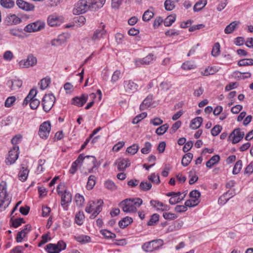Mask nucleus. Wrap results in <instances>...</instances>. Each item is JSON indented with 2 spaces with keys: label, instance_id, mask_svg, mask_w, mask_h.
<instances>
[{
  "label": "nucleus",
  "instance_id": "obj_60",
  "mask_svg": "<svg viewBox=\"0 0 253 253\" xmlns=\"http://www.w3.org/2000/svg\"><path fill=\"white\" fill-rule=\"evenodd\" d=\"M221 126L216 125L211 129V133L214 136H217L221 132Z\"/></svg>",
  "mask_w": 253,
  "mask_h": 253
},
{
  "label": "nucleus",
  "instance_id": "obj_54",
  "mask_svg": "<svg viewBox=\"0 0 253 253\" xmlns=\"http://www.w3.org/2000/svg\"><path fill=\"white\" fill-rule=\"evenodd\" d=\"M105 187L111 190H115L117 189V186L114 182L111 180H108L105 182Z\"/></svg>",
  "mask_w": 253,
  "mask_h": 253
},
{
  "label": "nucleus",
  "instance_id": "obj_64",
  "mask_svg": "<svg viewBox=\"0 0 253 253\" xmlns=\"http://www.w3.org/2000/svg\"><path fill=\"white\" fill-rule=\"evenodd\" d=\"M3 59L6 61H10L13 58V54L9 50L6 51L3 54Z\"/></svg>",
  "mask_w": 253,
  "mask_h": 253
},
{
  "label": "nucleus",
  "instance_id": "obj_59",
  "mask_svg": "<svg viewBox=\"0 0 253 253\" xmlns=\"http://www.w3.org/2000/svg\"><path fill=\"white\" fill-rule=\"evenodd\" d=\"M165 7L167 10L170 11L174 8V5L171 0H166L164 3Z\"/></svg>",
  "mask_w": 253,
  "mask_h": 253
},
{
  "label": "nucleus",
  "instance_id": "obj_30",
  "mask_svg": "<svg viewBox=\"0 0 253 253\" xmlns=\"http://www.w3.org/2000/svg\"><path fill=\"white\" fill-rule=\"evenodd\" d=\"M218 71V69L216 67H208L202 73L204 76H208L211 75H213Z\"/></svg>",
  "mask_w": 253,
  "mask_h": 253
},
{
  "label": "nucleus",
  "instance_id": "obj_52",
  "mask_svg": "<svg viewBox=\"0 0 253 253\" xmlns=\"http://www.w3.org/2000/svg\"><path fill=\"white\" fill-rule=\"evenodd\" d=\"M154 16V13L149 10L146 11L142 16V19L144 21H149Z\"/></svg>",
  "mask_w": 253,
  "mask_h": 253
},
{
  "label": "nucleus",
  "instance_id": "obj_49",
  "mask_svg": "<svg viewBox=\"0 0 253 253\" xmlns=\"http://www.w3.org/2000/svg\"><path fill=\"white\" fill-rule=\"evenodd\" d=\"M228 194H229V191H227L219 198L218 203L220 204H225L230 199V197H227Z\"/></svg>",
  "mask_w": 253,
  "mask_h": 253
},
{
  "label": "nucleus",
  "instance_id": "obj_4",
  "mask_svg": "<svg viewBox=\"0 0 253 253\" xmlns=\"http://www.w3.org/2000/svg\"><path fill=\"white\" fill-rule=\"evenodd\" d=\"M11 198L7 193L6 184L2 182L0 184V209H5L11 202Z\"/></svg>",
  "mask_w": 253,
  "mask_h": 253
},
{
  "label": "nucleus",
  "instance_id": "obj_62",
  "mask_svg": "<svg viewBox=\"0 0 253 253\" xmlns=\"http://www.w3.org/2000/svg\"><path fill=\"white\" fill-rule=\"evenodd\" d=\"M164 20L161 17H157L153 23V27L155 29L158 28L163 22Z\"/></svg>",
  "mask_w": 253,
  "mask_h": 253
},
{
  "label": "nucleus",
  "instance_id": "obj_26",
  "mask_svg": "<svg viewBox=\"0 0 253 253\" xmlns=\"http://www.w3.org/2000/svg\"><path fill=\"white\" fill-rule=\"evenodd\" d=\"M193 155L191 153H188L184 155L181 161V164L184 167L187 166L192 160Z\"/></svg>",
  "mask_w": 253,
  "mask_h": 253
},
{
  "label": "nucleus",
  "instance_id": "obj_20",
  "mask_svg": "<svg viewBox=\"0 0 253 253\" xmlns=\"http://www.w3.org/2000/svg\"><path fill=\"white\" fill-rule=\"evenodd\" d=\"M77 160L82 164L84 161L88 160V162H90L91 164L93 165L92 168L95 167L96 160L95 157L92 156H86L85 157L83 156V154H80L78 158H77Z\"/></svg>",
  "mask_w": 253,
  "mask_h": 253
},
{
  "label": "nucleus",
  "instance_id": "obj_21",
  "mask_svg": "<svg viewBox=\"0 0 253 253\" xmlns=\"http://www.w3.org/2000/svg\"><path fill=\"white\" fill-rule=\"evenodd\" d=\"M157 241H152L149 242H147L144 244L142 247V249L147 252H152L155 250H156L158 246L156 245Z\"/></svg>",
  "mask_w": 253,
  "mask_h": 253
},
{
  "label": "nucleus",
  "instance_id": "obj_43",
  "mask_svg": "<svg viewBox=\"0 0 253 253\" xmlns=\"http://www.w3.org/2000/svg\"><path fill=\"white\" fill-rule=\"evenodd\" d=\"M242 162L241 160H238L234 165L232 173L233 174H237L241 171L242 168Z\"/></svg>",
  "mask_w": 253,
  "mask_h": 253
},
{
  "label": "nucleus",
  "instance_id": "obj_31",
  "mask_svg": "<svg viewBox=\"0 0 253 253\" xmlns=\"http://www.w3.org/2000/svg\"><path fill=\"white\" fill-rule=\"evenodd\" d=\"M240 24L239 21H235L231 22L230 24L226 26L224 32H233L237 30V27Z\"/></svg>",
  "mask_w": 253,
  "mask_h": 253
},
{
  "label": "nucleus",
  "instance_id": "obj_14",
  "mask_svg": "<svg viewBox=\"0 0 253 253\" xmlns=\"http://www.w3.org/2000/svg\"><path fill=\"white\" fill-rule=\"evenodd\" d=\"M124 87L126 92L132 93L137 90L138 85L131 80H127L124 81Z\"/></svg>",
  "mask_w": 253,
  "mask_h": 253
},
{
  "label": "nucleus",
  "instance_id": "obj_37",
  "mask_svg": "<svg viewBox=\"0 0 253 253\" xmlns=\"http://www.w3.org/2000/svg\"><path fill=\"white\" fill-rule=\"evenodd\" d=\"M14 216H12L10 219V222L12 223V225L14 228H17L21 225L22 223H25L23 218H16L13 219Z\"/></svg>",
  "mask_w": 253,
  "mask_h": 253
},
{
  "label": "nucleus",
  "instance_id": "obj_55",
  "mask_svg": "<svg viewBox=\"0 0 253 253\" xmlns=\"http://www.w3.org/2000/svg\"><path fill=\"white\" fill-rule=\"evenodd\" d=\"M151 147L152 145L149 142H145L144 147L141 150V153L144 154H148L151 151Z\"/></svg>",
  "mask_w": 253,
  "mask_h": 253
},
{
  "label": "nucleus",
  "instance_id": "obj_28",
  "mask_svg": "<svg viewBox=\"0 0 253 253\" xmlns=\"http://www.w3.org/2000/svg\"><path fill=\"white\" fill-rule=\"evenodd\" d=\"M132 218L126 216L119 221V225L122 228H125L132 222Z\"/></svg>",
  "mask_w": 253,
  "mask_h": 253
},
{
  "label": "nucleus",
  "instance_id": "obj_17",
  "mask_svg": "<svg viewBox=\"0 0 253 253\" xmlns=\"http://www.w3.org/2000/svg\"><path fill=\"white\" fill-rule=\"evenodd\" d=\"M16 4L19 8L27 11H33L35 9V6L33 4L27 2L23 0H17Z\"/></svg>",
  "mask_w": 253,
  "mask_h": 253
},
{
  "label": "nucleus",
  "instance_id": "obj_2",
  "mask_svg": "<svg viewBox=\"0 0 253 253\" xmlns=\"http://www.w3.org/2000/svg\"><path fill=\"white\" fill-rule=\"evenodd\" d=\"M96 2V0H80L75 5L73 13L80 15L86 12Z\"/></svg>",
  "mask_w": 253,
  "mask_h": 253
},
{
  "label": "nucleus",
  "instance_id": "obj_33",
  "mask_svg": "<svg viewBox=\"0 0 253 253\" xmlns=\"http://www.w3.org/2000/svg\"><path fill=\"white\" fill-rule=\"evenodd\" d=\"M176 16L174 14H171L167 17L164 20V24L165 26L169 27L175 21Z\"/></svg>",
  "mask_w": 253,
  "mask_h": 253
},
{
  "label": "nucleus",
  "instance_id": "obj_15",
  "mask_svg": "<svg viewBox=\"0 0 253 253\" xmlns=\"http://www.w3.org/2000/svg\"><path fill=\"white\" fill-rule=\"evenodd\" d=\"M70 37L68 33H62L60 34L57 38L51 41V44L53 46H58L64 43L67 39Z\"/></svg>",
  "mask_w": 253,
  "mask_h": 253
},
{
  "label": "nucleus",
  "instance_id": "obj_46",
  "mask_svg": "<svg viewBox=\"0 0 253 253\" xmlns=\"http://www.w3.org/2000/svg\"><path fill=\"white\" fill-rule=\"evenodd\" d=\"M148 178L149 180L151 181L152 183L156 184H159L160 183L159 175L155 174V173H153L150 175L148 177Z\"/></svg>",
  "mask_w": 253,
  "mask_h": 253
},
{
  "label": "nucleus",
  "instance_id": "obj_50",
  "mask_svg": "<svg viewBox=\"0 0 253 253\" xmlns=\"http://www.w3.org/2000/svg\"><path fill=\"white\" fill-rule=\"evenodd\" d=\"M159 219V215L157 213H154L151 217L149 221L147 223L149 226H152L156 223Z\"/></svg>",
  "mask_w": 253,
  "mask_h": 253
},
{
  "label": "nucleus",
  "instance_id": "obj_32",
  "mask_svg": "<svg viewBox=\"0 0 253 253\" xmlns=\"http://www.w3.org/2000/svg\"><path fill=\"white\" fill-rule=\"evenodd\" d=\"M238 65L240 67L247 66L253 65V59L250 58H245L241 59L238 62Z\"/></svg>",
  "mask_w": 253,
  "mask_h": 253
},
{
  "label": "nucleus",
  "instance_id": "obj_3",
  "mask_svg": "<svg viewBox=\"0 0 253 253\" xmlns=\"http://www.w3.org/2000/svg\"><path fill=\"white\" fill-rule=\"evenodd\" d=\"M103 204V201L102 200L96 202L90 201L87 204L85 211L88 213L92 212L90 218L94 219L101 211Z\"/></svg>",
  "mask_w": 253,
  "mask_h": 253
},
{
  "label": "nucleus",
  "instance_id": "obj_19",
  "mask_svg": "<svg viewBox=\"0 0 253 253\" xmlns=\"http://www.w3.org/2000/svg\"><path fill=\"white\" fill-rule=\"evenodd\" d=\"M47 23L49 26L54 27L60 25L61 21L58 16L55 15H50L47 18Z\"/></svg>",
  "mask_w": 253,
  "mask_h": 253
},
{
  "label": "nucleus",
  "instance_id": "obj_57",
  "mask_svg": "<svg viewBox=\"0 0 253 253\" xmlns=\"http://www.w3.org/2000/svg\"><path fill=\"white\" fill-rule=\"evenodd\" d=\"M16 100V97L14 96L8 97L5 101L4 105L6 107H11Z\"/></svg>",
  "mask_w": 253,
  "mask_h": 253
},
{
  "label": "nucleus",
  "instance_id": "obj_18",
  "mask_svg": "<svg viewBox=\"0 0 253 253\" xmlns=\"http://www.w3.org/2000/svg\"><path fill=\"white\" fill-rule=\"evenodd\" d=\"M87 98L88 96L86 94L74 97L72 99V104L79 107L83 106L87 101Z\"/></svg>",
  "mask_w": 253,
  "mask_h": 253
},
{
  "label": "nucleus",
  "instance_id": "obj_6",
  "mask_svg": "<svg viewBox=\"0 0 253 253\" xmlns=\"http://www.w3.org/2000/svg\"><path fill=\"white\" fill-rule=\"evenodd\" d=\"M189 196L190 199L185 202V205L188 206V207L196 206L200 203L201 193L198 190H194L192 191L189 194Z\"/></svg>",
  "mask_w": 253,
  "mask_h": 253
},
{
  "label": "nucleus",
  "instance_id": "obj_42",
  "mask_svg": "<svg viewBox=\"0 0 253 253\" xmlns=\"http://www.w3.org/2000/svg\"><path fill=\"white\" fill-rule=\"evenodd\" d=\"M50 83V79L48 78H45L41 80L40 82L39 83V84L40 86V88L42 90H44L48 87Z\"/></svg>",
  "mask_w": 253,
  "mask_h": 253
},
{
  "label": "nucleus",
  "instance_id": "obj_36",
  "mask_svg": "<svg viewBox=\"0 0 253 253\" xmlns=\"http://www.w3.org/2000/svg\"><path fill=\"white\" fill-rule=\"evenodd\" d=\"M28 170L27 169L22 167L18 174L19 179L23 181L26 180L28 177Z\"/></svg>",
  "mask_w": 253,
  "mask_h": 253
},
{
  "label": "nucleus",
  "instance_id": "obj_22",
  "mask_svg": "<svg viewBox=\"0 0 253 253\" xmlns=\"http://www.w3.org/2000/svg\"><path fill=\"white\" fill-rule=\"evenodd\" d=\"M72 201V195L71 194L67 192V191H65L64 193L61 196V205L65 208L66 207L67 204L71 202Z\"/></svg>",
  "mask_w": 253,
  "mask_h": 253
},
{
  "label": "nucleus",
  "instance_id": "obj_10",
  "mask_svg": "<svg viewBox=\"0 0 253 253\" xmlns=\"http://www.w3.org/2000/svg\"><path fill=\"white\" fill-rule=\"evenodd\" d=\"M19 155V147L18 146H13L8 152V157L6 158L5 163L7 165H12L14 164L17 160Z\"/></svg>",
  "mask_w": 253,
  "mask_h": 253
},
{
  "label": "nucleus",
  "instance_id": "obj_53",
  "mask_svg": "<svg viewBox=\"0 0 253 253\" xmlns=\"http://www.w3.org/2000/svg\"><path fill=\"white\" fill-rule=\"evenodd\" d=\"M121 75V72L120 70H116L115 71L111 78V82L112 83H115L117 82L119 79L120 78Z\"/></svg>",
  "mask_w": 253,
  "mask_h": 253
},
{
  "label": "nucleus",
  "instance_id": "obj_12",
  "mask_svg": "<svg viewBox=\"0 0 253 253\" xmlns=\"http://www.w3.org/2000/svg\"><path fill=\"white\" fill-rule=\"evenodd\" d=\"M245 133L241 131L240 128L235 129L230 134L229 138L231 140L232 143L236 144L240 142L244 137Z\"/></svg>",
  "mask_w": 253,
  "mask_h": 253
},
{
  "label": "nucleus",
  "instance_id": "obj_44",
  "mask_svg": "<svg viewBox=\"0 0 253 253\" xmlns=\"http://www.w3.org/2000/svg\"><path fill=\"white\" fill-rule=\"evenodd\" d=\"M75 199L77 205L79 207H82L84 204V197L80 194H77L75 195Z\"/></svg>",
  "mask_w": 253,
  "mask_h": 253
},
{
  "label": "nucleus",
  "instance_id": "obj_63",
  "mask_svg": "<svg viewBox=\"0 0 253 253\" xmlns=\"http://www.w3.org/2000/svg\"><path fill=\"white\" fill-rule=\"evenodd\" d=\"M40 103V102L39 100L36 98H34L30 103V108L33 110L36 109L39 106Z\"/></svg>",
  "mask_w": 253,
  "mask_h": 253
},
{
  "label": "nucleus",
  "instance_id": "obj_29",
  "mask_svg": "<svg viewBox=\"0 0 253 253\" xmlns=\"http://www.w3.org/2000/svg\"><path fill=\"white\" fill-rule=\"evenodd\" d=\"M220 160V157L216 155L212 156L207 163L206 166L209 168H211L215 164H217Z\"/></svg>",
  "mask_w": 253,
  "mask_h": 253
},
{
  "label": "nucleus",
  "instance_id": "obj_7",
  "mask_svg": "<svg viewBox=\"0 0 253 253\" xmlns=\"http://www.w3.org/2000/svg\"><path fill=\"white\" fill-rule=\"evenodd\" d=\"M66 243L63 241H59L57 244H48L45 248L48 253H59L62 250L65 249Z\"/></svg>",
  "mask_w": 253,
  "mask_h": 253
},
{
  "label": "nucleus",
  "instance_id": "obj_48",
  "mask_svg": "<svg viewBox=\"0 0 253 253\" xmlns=\"http://www.w3.org/2000/svg\"><path fill=\"white\" fill-rule=\"evenodd\" d=\"M139 187L143 191H148L151 188L152 184L147 181H142L140 184Z\"/></svg>",
  "mask_w": 253,
  "mask_h": 253
},
{
  "label": "nucleus",
  "instance_id": "obj_41",
  "mask_svg": "<svg viewBox=\"0 0 253 253\" xmlns=\"http://www.w3.org/2000/svg\"><path fill=\"white\" fill-rule=\"evenodd\" d=\"M0 3L2 6L6 8H11L14 5L12 0H0Z\"/></svg>",
  "mask_w": 253,
  "mask_h": 253
},
{
  "label": "nucleus",
  "instance_id": "obj_58",
  "mask_svg": "<svg viewBox=\"0 0 253 253\" xmlns=\"http://www.w3.org/2000/svg\"><path fill=\"white\" fill-rule=\"evenodd\" d=\"M182 68L184 70H191L195 68V65L193 62L190 61H187L184 63L182 66Z\"/></svg>",
  "mask_w": 253,
  "mask_h": 253
},
{
  "label": "nucleus",
  "instance_id": "obj_25",
  "mask_svg": "<svg viewBox=\"0 0 253 253\" xmlns=\"http://www.w3.org/2000/svg\"><path fill=\"white\" fill-rule=\"evenodd\" d=\"M153 100V95H149L143 101L140 106V110H145L149 107Z\"/></svg>",
  "mask_w": 253,
  "mask_h": 253
},
{
  "label": "nucleus",
  "instance_id": "obj_9",
  "mask_svg": "<svg viewBox=\"0 0 253 253\" xmlns=\"http://www.w3.org/2000/svg\"><path fill=\"white\" fill-rule=\"evenodd\" d=\"M51 130V125L49 122L46 121L42 123L39 128V134L42 139L48 138Z\"/></svg>",
  "mask_w": 253,
  "mask_h": 253
},
{
  "label": "nucleus",
  "instance_id": "obj_34",
  "mask_svg": "<svg viewBox=\"0 0 253 253\" xmlns=\"http://www.w3.org/2000/svg\"><path fill=\"white\" fill-rule=\"evenodd\" d=\"M84 218V216L83 211H79L75 215V222L78 225H81L83 223Z\"/></svg>",
  "mask_w": 253,
  "mask_h": 253
},
{
  "label": "nucleus",
  "instance_id": "obj_47",
  "mask_svg": "<svg viewBox=\"0 0 253 253\" xmlns=\"http://www.w3.org/2000/svg\"><path fill=\"white\" fill-rule=\"evenodd\" d=\"M220 44L218 42L215 43L212 48V51H211V55L214 57L217 56L219 53H220Z\"/></svg>",
  "mask_w": 253,
  "mask_h": 253
},
{
  "label": "nucleus",
  "instance_id": "obj_13",
  "mask_svg": "<svg viewBox=\"0 0 253 253\" xmlns=\"http://www.w3.org/2000/svg\"><path fill=\"white\" fill-rule=\"evenodd\" d=\"M150 205L157 211H167L170 209L169 206L156 200H152L150 202Z\"/></svg>",
  "mask_w": 253,
  "mask_h": 253
},
{
  "label": "nucleus",
  "instance_id": "obj_51",
  "mask_svg": "<svg viewBox=\"0 0 253 253\" xmlns=\"http://www.w3.org/2000/svg\"><path fill=\"white\" fill-rule=\"evenodd\" d=\"M100 233L103 236L108 239H113L116 237V235L114 233L107 230H102L100 231Z\"/></svg>",
  "mask_w": 253,
  "mask_h": 253
},
{
  "label": "nucleus",
  "instance_id": "obj_24",
  "mask_svg": "<svg viewBox=\"0 0 253 253\" xmlns=\"http://www.w3.org/2000/svg\"><path fill=\"white\" fill-rule=\"evenodd\" d=\"M203 118L202 117H196L191 121L190 127L193 129H196L201 126Z\"/></svg>",
  "mask_w": 253,
  "mask_h": 253
},
{
  "label": "nucleus",
  "instance_id": "obj_27",
  "mask_svg": "<svg viewBox=\"0 0 253 253\" xmlns=\"http://www.w3.org/2000/svg\"><path fill=\"white\" fill-rule=\"evenodd\" d=\"M8 84H10V88L11 90H16L20 88L22 85V82L19 80H14L10 81Z\"/></svg>",
  "mask_w": 253,
  "mask_h": 253
},
{
  "label": "nucleus",
  "instance_id": "obj_1",
  "mask_svg": "<svg viewBox=\"0 0 253 253\" xmlns=\"http://www.w3.org/2000/svg\"><path fill=\"white\" fill-rule=\"evenodd\" d=\"M142 203L140 198L126 199L120 203V206L125 212H134Z\"/></svg>",
  "mask_w": 253,
  "mask_h": 253
},
{
  "label": "nucleus",
  "instance_id": "obj_39",
  "mask_svg": "<svg viewBox=\"0 0 253 253\" xmlns=\"http://www.w3.org/2000/svg\"><path fill=\"white\" fill-rule=\"evenodd\" d=\"M75 240L81 243H86L90 241V237L86 235H77L75 236Z\"/></svg>",
  "mask_w": 253,
  "mask_h": 253
},
{
  "label": "nucleus",
  "instance_id": "obj_56",
  "mask_svg": "<svg viewBox=\"0 0 253 253\" xmlns=\"http://www.w3.org/2000/svg\"><path fill=\"white\" fill-rule=\"evenodd\" d=\"M163 216L167 220H174L178 217L177 215L171 212H164Z\"/></svg>",
  "mask_w": 253,
  "mask_h": 253
},
{
  "label": "nucleus",
  "instance_id": "obj_11",
  "mask_svg": "<svg viewBox=\"0 0 253 253\" xmlns=\"http://www.w3.org/2000/svg\"><path fill=\"white\" fill-rule=\"evenodd\" d=\"M45 24L42 21H37L34 23H30L25 28V32H38L44 29Z\"/></svg>",
  "mask_w": 253,
  "mask_h": 253
},
{
  "label": "nucleus",
  "instance_id": "obj_61",
  "mask_svg": "<svg viewBox=\"0 0 253 253\" xmlns=\"http://www.w3.org/2000/svg\"><path fill=\"white\" fill-rule=\"evenodd\" d=\"M144 59L145 64H146V65H147L152 63L155 60V58L154 57V55L152 53H150L147 56L144 57Z\"/></svg>",
  "mask_w": 253,
  "mask_h": 253
},
{
  "label": "nucleus",
  "instance_id": "obj_40",
  "mask_svg": "<svg viewBox=\"0 0 253 253\" xmlns=\"http://www.w3.org/2000/svg\"><path fill=\"white\" fill-rule=\"evenodd\" d=\"M96 177L94 175H90L88 178V181L86 184L87 189H92L95 184Z\"/></svg>",
  "mask_w": 253,
  "mask_h": 253
},
{
  "label": "nucleus",
  "instance_id": "obj_5",
  "mask_svg": "<svg viewBox=\"0 0 253 253\" xmlns=\"http://www.w3.org/2000/svg\"><path fill=\"white\" fill-rule=\"evenodd\" d=\"M55 101V97L53 94H45L42 100L43 109L46 112L49 111Z\"/></svg>",
  "mask_w": 253,
  "mask_h": 253
},
{
  "label": "nucleus",
  "instance_id": "obj_23",
  "mask_svg": "<svg viewBox=\"0 0 253 253\" xmlns=\"http://www.w3.org/2000/svg\"><path fill=\"white\" fill-rule=\"evenodd\" d=\"M5 21L7 24L13 25L20 23L21 21V20L16 15L11 14L7 16Z\"/></svg>",
  "mask_w": 253,
  "mask_h": 253
},
{
  "label": "nucleus",
  "instance_id": "obj_35",
  "mask_svg": "<svg viewBox=\"0 0 253 253\" xmlns=\"http://www.w3.org/2000/svg\"><path fill=\"white\" fill-rule=\"evenodd\" d=\"M207 0H201L197 2L194 5L193 7V10L194 11H198L201 10L205 5L207 4Z\"/></svg>",
  "mask_w": 253,
  "mask_h": 253
},
{
  "label": "nucleus",
  "instance_id": "obj_8",
  "mask_svg": "<svg viewBox=\"0 0 253 253\" xmlns=\"http://www.w3.org/2000/svg\"><path fill=\"white\" fill-rule=\"evenodd\" d=\"M37 63V59L33 54H29L26 59L21 60L19 66L22 68H28L35 66Z\"/></svg>",
  "mask_w": 253,
  "mask_h": 253
},
{
  "label": "nucleus",
  "instance_id": "obj_38",
  "mask_svg": "<svg viewBox=\"0 0 253 253\" xmlns=\"http://www.w3.org/2000/svg\"><path fill=\"white\" fill-rule=\"evenodd\" d=\"M169 127V125L168 124H165L157 128L156 130V133L158 135H162L167 131Z\"/></svg>",
  "mask_w": 253,
  "mask_h": 253
},
{
  "label": "nucleus",
  "instance_id": "obj_16",
  "mask_svg": "<svg viewBox=\"0 0 253 253\" xmlns=\"http://www.w3.org/2000/svg\"><path fill=\"white\" fill-rule=\"evenodd\" d=\"M115 165H117L119 171H124L130 165V161L127 159L119 158L116 160Z\"/></svg>",
  "mask_w": 253,
  "mask_h": 253
},
{
  "label": "nucleus",
  "instance_id": "obj_45",
  "mask_svg": "<svg viewBox=\"0 0 253 253\" xmlns=\"http://www.w3.org/2000/svg\"><path fill=\"white\" fill-rule=\"evenodd\" d=\"M139 147L138 144H134L128 147L126 149V152L131 155H134L137 153Z\"/></svg>",
  "mask_w": 253,
  "mask_h": 253
}]
</instances>
